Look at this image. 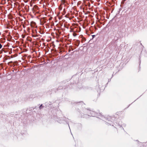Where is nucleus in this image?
<instances>
[{
  "label": "nucleus",
  "instance_id": "f257e3e1",
  "mask_svg": "<svg viewBox=\"0 0 147 147\" xmlns=\"http://www.w3.org/2000/svg\"><path fill=\"white\" fill-rule=\"evenodd\" d=\"M38 6L36 5H35L33 8V9L34 11H36V9H38Z\"/></svg>",
  "mask_w": 147,
  "mask_h": 147
},
{
  "label": "nucleus",
  "instance_id": "f03ea898",
  "mask_svg": "<svg viewBox=\"0 0 147 147\" xmlns=\"http://www.w3.org/2000/svg\"><path fill=\"white\" fill-rule=\"evenodd\" d=\"M2 45L0 44V49L2 48Z\"/></svg>",
  "mask_w": 147,
  "mask_h": 147
},
{
  "label": "nucleus",
  "instance_id": "7ed1b4c3",
  "mask_svg": "<svg viewBox=\"0 0 147 147\" xmlns=\"http://www.w3.org/2000/svg\"><path fill=\"white\" fill-rule=\"evenodd\" d=\"M42 105H41L40 107V108H41V107H42Z\"/></svg>",
  "mask_w": 147,
  "mask_h": 147
},
{
  "label": "nucleus",
  "instance_id": "20e7f679",
  "mask_svg": "<svg viewBox=\"0 0 147 147\" xmlns=\"http://www.w3.org/2000/svg\"><path fill=\"white\" fill-rule=\"evenodd\" d=\"M94 36H95L94 35L93 36V37H94Z\"/></svg>",
  "mask_w": 147,
  "mask_h": 147
}]
</instances>
